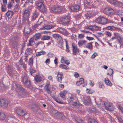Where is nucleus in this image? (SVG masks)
Returning a JSON list of instances; mask_svg holds the SVG:
<instances>
[{"mask_svg":"<svg viewBox=\"0 0 123 123\" xmlns=\"http://www.w3.org/2000/svg\"><path fill=\"white\" fill-rule=\"evenodd\" d=\"M15 90L18 92H20V93H21L23 95L26 94L29 95V93L22 87L18 84H17L15 83Z\"/></svg>","mask_w":123,"mask_h":123,"instance_id":"obj_1","label":"nucleus"},{"mask_svg":"<svg viewBox=\"0 0 123 123\" xmlns=\"http://www.w3.org/2000/svg\"><path fill=\"white\" fill-rule=\"evenodd\" d=\"M52 36L54 38L57 40L60 46L62 45L63 43V40L61 36L58 34L55 33L53 34Z\"/></svg>","mask_w":123,"mask_h":123,"instance_id":"obj_2","label":"nucleus"},{"mask_svg":"<svg viewBox=\"0 0 123 123\" xmlns=\"http://www.w3.org/2000/svg\"><path fill=\"white\" fill-rule=\"evenodd\" d=\"M70 21L69 18L67 16L62 17L60 19V22L63 25H68Z\"/></svg>","mask_w":123,"mask_h":123,"instance_id":"obj_3","label":"nucleus"},{"mask_svg":"<svg viewBox=\"0 0 123 123\" xmlns=\"http://www.w3.org/2000/svg\"><path fill=\"white\" fill-rule=\"evenodd\" d=\"M104 12L105 14L109 15H112L115 14L114 11L111 8H107L104 10Z\"/></svg>","mask_w":123,"mask_h":123,"instance_id":"obj_4","label":"nucleus"},{"mask_svg":"<svg viewBox=\"0 0 123 123\" xmlns=\"http://www.w3.org/2000/svg\"><path fill=\"white\" fill-rule=\"evenodd\" d=\"M23 81L24 85L26 87H29L30 86L31 82L30 80H28V77L24 76L23 78Z\"/></svg>","mask_w":123,"mask_h":123,"instance_id":"obj_5","label":"nucleus"},{"mask_svg":"<svg viewBox=\"0 0 123 123\" xmlns=\"http://www.w3.org/2000/svg\"><path fill=\"white\" fill-rule=\"evenodd\" d=\"M63 8L62 7L60 6L53 7L51 8V11L53 13H58L61 12Z\"/></svg>","mask_w":123,"mask_h":123,"instance_id":"obj_6","label":"nucleus"},{"mask_svg":"<svg viewBox=\"0 0 123 123\" xmlns=\"http://www.w3.org/2000/svg\"><path fill=\"white\" fill-rule=\"evenodd\" d=\"M97 20L99 24L102 25L106 24L108 21V20L107 18L103 17L98 18Z\"/></svg>","mask_w":123,"mask_h":123,"instance_id":"obj_7","label":"nucleus"},{"mask_svg":"<svg viewBox=\"0 0 123 123\" xmlns=\"http://www.w3.org/2000/svg\"><path fill=\"white\" fill-rule=\"evenodd\" d=\"M8 101L5 99H0V106L3 108H6L7 106Z\"/></svg>","mask_w":123,"mask_h":123,"instance_id":"obj_8","label":"nucleus"},{"mask_svg":"<svg viewBox=\"0 0 123 123\" xmlns=\"http://www.w3.org/2000/svg\"><path fill=\"white\" fill-rule=\"evenodd\" d=\"M114 35L120 44L122 45H123V39L121 38L120 34L117 33H115Z\"/></svg>","mask_w":123,"mask_h":123,"instance_id":"obj_9","label":"nucleus"},{"mask_svg":"<svg viewBox=\"0 0 123 123\" xmlns=\"http://www.w3.org/2000/svg\"><path fill=\"white\" fill-rule=\"evenodd\" d=\"M63 74L62 73H61L59 72H58L56 79L58 81L61 83L62 82V79L63 78Z\"/></svg>","mask_w":123,"mask_h":123,"instance_id":"obj_10","label":"nucleus"},{"mask_svg":"<svg viewBox=\"0 0 123 123\" xmlns=\"http://www.w3.org/2000/svg\"><path fill=\"white\" fill-rule=\"evenodd\" d=\"M73 47V55H76V54L79 53V50L77 48L76 45L73 43L72 44Z\"/></svg>","mask_w":123,"mask_h":123,"instance_id":"obj_11","label":"nucleus"},{"mask_svg":"<svg viewBox=\"0 0 123 123\" xmlns=\"http://www.w3.org/2000/svg\"><path fill=\"white\" fill-rule=\"evenodd\" d=\"M39 16V14L36 12L33 13L31 16V21H34L37 19L38 20V18Z\"/></svg>","mask_w":123,"mask_h":123,"instance_id":"obj_12","label":"nucleus"},{"mask_svg":"<svg viewBox=\"0 0 123 123\" xmlns=\"http://www.w3.org/2000/svg\"><path fill=\"white\" fill-rule=\"evenodd\" d=\"M57 31L65 35L68 34V32L65 29L60 28L57 30Z\"/></svg>","mask_w":123,"mask_h":123,"instance_id":"obj_13","label":"nucleus"},{"mask_svg":"<svg viewBox=\"0 0 123 123\" xmlns=\"http://www.w3.org/2000/svg\"><path fill=\"white\" fill-rule=\"evenodd\" d=\"M16 112L18 115L20 116H23L25 114L24 111L19 108H18L16 110Z\"/></svg>","mask_w":123,"mask_h":123,"instance_id":"obj_14","label":"nucleus"},{"mask_svg":"<svg viewBox=\"0 0 123 123\" xmlns=\"http://www.w3.org/2000/svg\"><path fill=\"white\" fill-rule=\"evenodd\" d=\"M37 6L38 9H39L43 11L44 10V6L43 3L39 2L37 4Z\"/></svg>","mask_w":123,"mask_h":123,"instance_id":"obj_15","label":"nucleus"},{"mask_svg":"<svg viewBox=\"0 0 123 123\" xmlns=\"http://www.w3.org/2000/svg\"><path fill=\"white\" fill-rule=\"evenodd\" d=\"M80 8V6L79 5H76L73 6L71 7L70 8L72 11H78Z\"/></svg>","mask_w":123,"mask_h":123,"instance_id":"obj_16","label":"nucleus"},{"mask_svg":"<svg viewBox=\"0 0 123 123\" xmlns=\"http://www.w3.org/2000/svg\"><path fill=\"white\" fill-rule=\"evenodd\" d=\"M49 84H48L46 85L44 87L45 91L49 94L51 92L50 90V88L49 86Z\"/></svg>","mask_w":123,"mask_h":123,"instance_id":"obj_17","label":"nucleus"},{"mask_svg":"<svg viewBox=\"0 0 123 123\" xmlns=\"http://www.w3.org/2000/svg\"><path fill=\"white\" fill-rule=\"evenodd\" d=\"M6 14L8 18H11L13 14V12L12 11H9L6 13Z\"/></svg>","mask_w":123,"mask_h":123,"instance_id":"obj_18","label":"nucleus"},{"mask_svg":"<svg viewBox=\"0 0 123 123\" xmlns=\"http://www.w3.org/2000/svg\"><path fill=\"white\" fill-rule=\"evenodd\" d=\"M41 35V34L40 33H38L36 34L33 36V40L37 41L38 39L40 37Z\"/></svg>","mask_w":123,"mask_h":123,"instance_id":"obj_19","label":"nucleus"},{"mask_svg":"<svg viewBox=\"0 0 123 123\" xmlns=\"http://www.w3.org/2000/svg\"><path fill=\"white\" fill-rule=\"evenodd\" d=\"M53 26L51 25H45L43 27L42 29H49L52 28Z\"/></svg>","mask_w":123,"mask_h":123,"instance_id":"obj_20","label":"nucleus"},{"mask_svg":"<svg viewBox=\"0 0 123 123\" xmlns=\"http://www.w3.org/2000/svg\"><path fill=\"white\" fill-rule=\"evenodd\" d=\"M84 82V79L82 78H81L79 81H78L76 83L77 86H79L83 83Z\"/></svg>","mask_w":123,"mask_h":123,"instance_id":"obj_21","label":"nucleus"},{"mask_svg":"<svg viewBox=\"0 0 123 123\" xmlns=\"http://www.w3.org/2000/svg\"><path fill=\"white\" fill-rule=\"evenodd\" d=\"M105 84L107 85L110 86H111L112 85V84L111 83L110 81L107 78H105Z\"/></svg>","mask_w":123,"mask_h":123,"instance_id":"obj_22","label":"nucleus"},{"mask_svg":"<svg viewBox=\"0 0 123 123\" xmlns=\"http://www.w3.org/2000/svg\"><path fill=\"white\" fill-rule=\"evenodd\" d=\"M35 80L37 82H39L42 81L41 77L39 76L36 75L35 76Z\"/></svg>","mask_w":123,"mask_h":123,"instance_id":"obj_23","label":"nucleus"},{"mask_svg":"<svg viewBox=\"0 0 123 123\" xmlns=\"http://www.w3.org/2000/svg\"><path fill=\"white\" fill-rule=\"evenodd\" d=\"M51 38V37L47 35H44L43 36L41 39L43 40H48L50 39Z\"/></svg>","mask_w":123,"mask_h":123,"instance_id":"obj_24","label":"nucleus"},{"mask_svg":"<svg viewBox=\"0 0 123 123\" xmlns=\"http://www.w3.org/2000/svg\"><path fill=\"white\" fill-rule=\"evenodd\" d=\"M104 105L106 109L107 110H110L109 108L111 107V105L109 103H107V102H105L104 103Z\"/></svg>","mask_w":123,"mask_h":123,"instance_id":"obj_25","label":"nucleus"},{"mask_svg":"<svg viewBox=\"0 0 123 123\" xmlns=\"http://www.w3.org/2000/svg\"><path fill=\"white\" fill-rule=\"evenodd\" d=\"M46 52L44 51H41L36 52V55L37 56H38L41 55L45 54Z\"/></svg>","mask_w":123,"mask_h":123,"instance_id":"obj_26","label":"nucleus"},{"mask_svg":"<svg viewBox=\"0 0 123 123\" xmlns=\"http://www.w3.org/2000/svg\"><path fill=\"white\" fill-rule=\"evenodd\" d=\"M29 11L28 10H26L25 11L24 14V18H25L27 19L28 17H29Z\"/></svg>","mask_w":123,"mask_h":123,"instance_id":"obj_27","label":"nucleus"},{"mask_svg":"<svg viewBox=\"0 0 123 123\" xmlns=\"http://www.w3.org/2000/svg\"><path fill=\"white\" fill-rule=\"evenodd\" d=\"M33 106H32L31 108L32 109H33V110L34 111L37 112L39 109V107L37 106L36 105H34Z\"/></svg>","mask_w":123,"mask_h":123,"instance_id":"obj_28","label":"nucleus"},{"mask_svg":"<svg viewBox=\"0 0 123 123\" xmlns=\"http://www.w3.org/2000/svg\"><path fill=\"white\" fill-rule=\"evenodd\" d=\"M106 29H107L111 30V31L116 30V27H114L113 26L107 27H106Z\"/></svg>","mask_w":123,"mask_h":123,"instance_id":"obj_29","label":"nucleus"},{"mask_svg":"<svg viewBox=\"0 0 123 123\" xmlns=\"http://www.w3.org/2000/svg\"><path fill=\"white\" fill-rule=\"evenodd\" d=\"M92 42L86 44V48H88L89 49H90L92 48Z\"/></svg>","mask_w":123,"mask_h":123,"instance_id":"obj_30","label":"nucleus"},{"mask_svg":"<svg viewBox=\"0 0 123 123\" xmlns=\"http://www.w3.org/2000/svg\"><path fill=\"white\" fill-rule=\"evenodd\" d=\"M89 123H98L97 122L93 119L89 118L88 120Z\"/></svg>","mask_w":123,"mask_h":123,"instance_id":"obj_31","label":"nucleus"},{"mask_svg":"<svg viewBox=\"0 0 123 123\" xmlns=\"http://www.w3.org/2000/svg\"><path fill=\"white\" fill-rule=\"evenodd\" d=\"M59 67L62 69H68L69 68V67L66 66L64 64H61L60 65Z\"/></svg>","mask_w":123,"mask_h":123,"instance_id":"obj_32","label":"nucleus"},{"mask_svg":"<svg viewBox=\"0 0 123 123\" xmlns=\"http://www.w3.org/2000/svg\"><path fill=\"white\" fill-rule=\"evenodd\" d=\"M110 2L111 4L114 5H117L119 3L117 1L114 0H111Z\"/></svg>","mask_w":123,"mask_h":123,"instance_id":"obj_33","label":"nucleus"},{"mask_svg":"<svg viewBox=\"0 0 123 123\" xmlns=\"http://www.w3.org/2000/svg\"><path fill=\"white\" fill-rule=\"evenodd\" d=\"M89 29L93 30H98V27L97 26L94 25L91 27V28H90V27H89Z\"/></svg>","mask_w":123,"mask_h":123,"instance_id":"obj_34","label":"nucleus"},{"mask_svg":"<svg viewBox=\"0 0 123 123\" xmlns=\"http://www.w3.org/2000/svg\"><path fill=\"white\" fill-rule=\"evenodd\" d=\"M31 28H25V32L27 34H29L31 32Z\"/></svg>","mask_w":123,"mask_h":123,"instance_id":"obj_35","label":"nucleus"},{"mask_svg":"<svg viewBox=\"0 0 123 123\" xmlns=\"http://www.w3.org/2000/svg\"><path fill=\"white\" fill-rule=\"evenodd\" d=\"M55 115L59 117V118L61 119H63V117L62 114L59 112H57L55 113Z\"/></svg>","mask_w":123,"mask_h":123,"instance_id":"obj_36","label":"nucleus"},{"mask_svg":"<svg viewBox=\"0 0 123 123\" xmlns=\"http://www.w3.org/2000/svg\"><path fill=\"white\" fill-rule=\"evenodd\" d=\"M34 43V42L33 41V39L31 38L29 40L28 45L30 46L33 45Z\"/></svg>","mask_w":123,"mask_h":123,"instance_id":"obj_37","label":"nucleus"},{"mask_svg":"<svg viewBox=\"0 0 123 123\" xmlns=\"http://www.w3.org/2000/svg\"><path fill=\"white\" fill-rule=\"evenodd\" d=\"M92 16V14L91 11H89L87 12V13L86 14V16L87 18H90Z\"/></svg>","mask_w":123,"mask_h":123,"instance_id":"obj_38","label":"nucleus"},{"mask_svg":"<svg viewBox=\"0 0 123 123\" xmlns=\"http://www.w3.org/2000/svg\"><path fill=\"white\" fill-rule=\"evenodd\" d=\"M5 117V115L3 113L0 112V118L1 119H4Z\"/></svg>","mask_w":123,"mask_h":123,"instance_id":"obj_39","label":"nucleus"},{"mask_svg":"<svg viewBox=\"0 0 123 123\" xmlns=\"http://www.w3.org/2000/svg\"><path fill=\"white\" fill-rule=\"evenodd\" d=\"M33 59L30 58L29 59V64L30 66H32L33 65Z\"/></svg>","mask_w":123,"mask_h":123,"instance_id":"obj_40","label":"nucleus"},{"mask_svg":"<svg viewBox=\"0 0 123 123\" xmlns=\"http://www.w3.org/2000/svg\"><path fill=\"white\" fill-rule=\"evenodd\" d=\"M23 21L24 22H25L26 24H29V20L28 19V17L27 19H26L25 18H24V19L23 20Z\"/></svg>","mask_w":123,"mask_h":123,"instance_id":"obj_41","label":"nucleus"},{"mask_svg":"<svg viewBox=\"0 0 123 123\" xmlns=\"http://www.w3.org/2000/svg\"><path fill=\"white\" fill-rule=\"evenodd\" d=\"M109 73H108L107 74L109 75L110 76L111 75L113 74V70L111 68H110L109 69Z\"/></svg>","mask_w":123,"mask_h":123,"instance_id":"obj_42","label":"nucleus"},{"mask_svg":"<svg viewBox=\"0 0 123 123\" xmlns=\"http://www.w3.org/2000/svg\"><path fill=\"white\" fill-rule=\"evenodd\" d=\"M65 93L64 92H61L60 94V96L63 99L65 98Z\"/></svg>","mask_w":123,"mask_h":123,"instance_id":"obj_43","label":"nucleus"},{"mask_svg":"<svg viewBox=\"0 0 123 123\" xmlns=\"http://www.w3.org/2000/svg\"><path fill=\"white\" fill-rule=\"evenodd\" d=\"M85 4H86L88 5H91L92 3L89 0H86L85 1Z\"/></svg>","mask_w":123,"mask_h":123,"instance_id":"obj_44","label":"nucleus"},{"mask_svg":"<svg viewBox=\"0 0 123 123\" xmlns=\"http://www.w3.org/2000/svg\"><path fill=\"white\" fill-rule=\"evenodd\" d=\"M91 102V101L89 100H85L84 101V104L86 105H89Z\"/></svg>","mask_w":123,"mask_h":123,"instance_id":"obj_45","label":"nucleus"},{"mask_svg":"<svg viewBox=\"0 0 123 123\" xmlns=\"http://www.w3.org/2000/svg\"><path fill=\"white\" fill-rule=\"evenodd\" d=\"M1 84L3 85V86H1V89H2L3 90L4 89H7L8 88V86H7L4 84Z\"/></svg>","mask_w":123,"mask_h":123,"instance_id":"obj_46","label":"nucleus"},{"mask_svg":"<svg viewBox=\"0 0 123 123\" xmlns=\"http://www.w3.org/2000/svg\"><path fill=\"white\" fill-rule=\"evenodd\" d=\"M6 6L5 7L3 6L2 4L1 6V10L2 12H4L6 11Z\"/></svg>","mask_w":123,"mask_h":123,"instance_id":"obj_47","label":"nucleus"},{"mask_svg":"<svg viewBox=\"0 0 123 123\" xmlns=\"http://www.w3.org/2000/svg\"><path fill=\"white\" fill-rule=\"evenodd\" d=\"M12 6V3L9 2L7 4V7L8 8H10Z\"/></svg>","mask_w":123,"mask_h":123,"instance_id":"obj_48","label":"nucleus"},{"mask_svg":"<svg viewBox=\"0 0 123 123\" xmlns=\"http://www.w3.org/2000/svg\"><path fill=\"white\" fill-rule=\"evenodd\" d=\"M73 105L75 107L77 108L79 106V104L77 102H74L73 104Z\"/></svg>","mask_w":123,"mask_h":123,"instance_id":"obj_49","label":"nucleus"},{"mask_svg":"<svg viewBox=\"0 0 123 123\" xmlns=\"http://www.w3.org/2000/svg\"><path fill=\"white\" fill-rule=\"evenodd\" d=\"M117 118L120 123H123V121L120 117H117Z\"/></svg>","mask_w":123,"mask_h":123,"instance_id":"obj_50","label":"nucleus"},{"mask_svg":"<svg viewBox=\"0 0 123 123\" xmlns=\"http://www.w3.org/2000/svg\"><path fill=\"white\" fill-rule=\"evenodd\" d=\"M14 9V11L16 12H17L18 11V5H16L15 6Z\"/></svg>","mask_w":123,"mask_h":123,"instance_id":"obj_51","label":"nucleus"},{"mask_svg":"<svg viewBox=\"0 0 123 123\" xmlns=\"http://www.w3.org/2000/svg\"><path fill=\"white\" fill-rule=\"evenodd\" d=\"M66 50L67 52H69L70 51V50L69 49V46L68 45L67 42L66 43Z\"/></svg>","mask_w":123,"mask_h":123,"instance_id":"obj_52","label":"nucleus"},{"mask_svg":"<svg viewBox=\"0 0 123 123\" xmlns=\"http://www.w3.org/2000/svg\"><path fill=\"white\" fill-rule=\"evenodd\" d=\"M8 72L9 73V74H11L12 72V69H11L10 67H8Z\"/></svg>","mask_w":123,"mask_h":123,"instance_id":"obj_53","label":"nucleus"},{"mask_svg":"<svg viewBox=\"0 0 123 123\" xmlns=\"http://www.w3.org/2000/svg\"><path fill=\"white\" fill-rule=\"evenodd\" d=\"M98 84L100 88H104V86L103 83L99 82L98 83Z\"/></svg>","mask_w":123,"mask_h":123,"instance_id":"obj_54","label":"nucleus"},{"mask_svg":"<svg viewBox=\"0 0 123 123\" xmlns=\"http://www.w3.org/2000/svg\"><path fill=\"white\" fill-rule=\"evenodd\" d=\"M3 6L5 7L6 6L7 3V0H3Z\"/></svg>","mask_w":123,"mask_h":123,"instance_id":"obj_55","label":"nucleus"},{"mask_svg":"<svg viewBox=\"0 0 123 123\" xmlns=\"http://www.w3.org/2000/svg\"><path fill=\"white\" fill-rule=\"evenodd\" d=\"M105 34L109 37H110L111 36V34L109 31H106Z\"/></svg>","mask_w":123,"mask_h":123,"instance_id":"obj_56","label":"nucleus"},{"mask_svg":"<svg viewBox=\"0 0 123 123\" xmlns=\"http://www.w3.org/2000/svg\"><path fill=\"white\" fill-rule=\"evenodd\" d=\"M77 122L78 123H84V121L83 120L81 119H78V120H76Z\"/></svg>","mask_w":123,"mask_h":123,"instance_id":"obj_57","label":"nucleus"},{"mask_svg":"<svg viewBox=\"0 0 123 123\" xmlns=\"http://www.w3.org/2000/svg\"><path fill=\"white\" fill-rule=\"evenodd\" d=\"M84 37V34H79L78 37L80 38H82Z\"/></svg>","mask_w":123,"mask_h":123,"instance_id":"obj_58","label":"nucleus"},{"mask_svg":"<svg viewBox=\"0 0 123 123\" xmlns=\"http://www.w3.org/2000/svg\"><path fill=\"white\" fill-rule=\"evenodd\" d=\"M44 43V42L42 41H39L38 42L36 43V45L37 46L38 45L40 44H43Z\"/></svg>","mask_w":123,"mask_h":123,"instance_id":"obj_59","label":"nucleus"},{"mask_svg":"<svg viewBox=\"0 0 123 123\" xmlns=\"http://www.w3.org/2000/svg\"><path fill=\"white\" fill-rule=\"evenodd\" d=\"M48 78L51 81H53V78L50 75H49L48 76Z\"/></svg>","mask_w":123,"mask_h":123,"instance_id":"obj_60","label":"nucleus"},{"mask_svg":"<svg viewBox=\"0 0 123 123\" xmlns=\"http://www.w3.org/2000/svg\"><path fill=\"white\" fill-rule=\"evenodd\" d=\"M65 60H64V57H62L61 58V62L62 63H64L65 62Z\"/></svg>","mask_w":123,"mask_h":123,"instance_id":"obj_61","label":"nucleus"},{"mask_svg":"<svg viewBox=\"0 0 123 123\" xmlns=\"http://www.w3.org/2000/svg\"><path fill=\"white\" fill-rule=\"evenodd\" d=\"M86 38L87 39L89 40H92L93 39V38L89 37H87Z\"/></svg>","mask_w":123,"mask_h":123,"instance_id":"obj_62","label":"nucleus"},{"mask_svg":"<svg viewBox=\"0 0 123 123\" xmlns=\"http://www.w3.org/2000/svg\"><path fill=\"white\" fill-rule=\"evenodd\" d=\"M97 55V54L96 53H94L92 55V58H94L95 57L96 55Z\"/></svg>","mask_w":123,"mask_h":123,"instance_id":"obj_63","label":"nucleus"},{"mask_svg":"<svg viewBox=\"0 0 123 123\" xmlns=\"http://www.w3.org/2000/svg\"><path fill=\"white\" fill-rule=\"evenodd\" d=\"M58 59L56 57H55V59L54 60L55 63L56 65H57L58 64Z\"/></svg>","mask_w":123,"mask_h":123,"instance_id":"obj_64","label":"nucleus"}]
</instances>
